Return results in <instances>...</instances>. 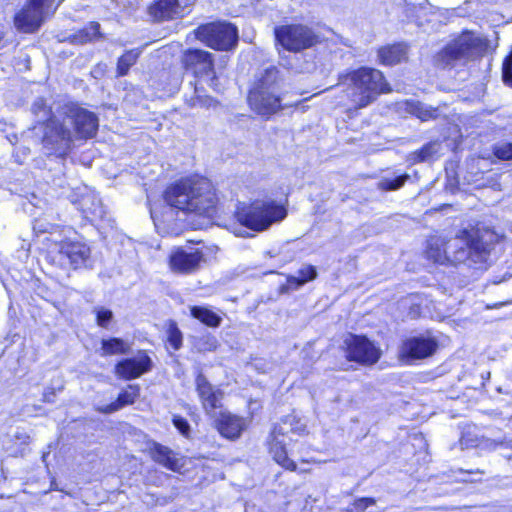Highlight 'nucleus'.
Returning a JSON list of instances; mask_svg holds the SVG:
<instances>
[{
  "label": "nucleus",
  "instance_id": "nucleus-1",
  "mask_svg": "<svg viewBox=\"0 0 512 512\" xmlns=\"http://www.w3.org/2000/svg\"><path fill=\"white\" fill-rule=\"evenodd\" d=\"M39 125L33 130L42 132V144L51 153L63 156L68 153L77 139H90L98 130V118L93 113L76 104L61 106L50 116L51 110L43 98H37L31 107Z\"/></svg>",
  "mask_w": 512,
  "mask_h": 512
},
{
  "label": "nucleus",
  "instance_id": "nucleus-2",
  "mask_svg": "<svg viewBox=\"0 0 512 512\" xmlns=\"http://www.w3.org/2000/svg\"><path fill=\"white\" fill-rule=\"evenodd\" d=\"M426 253L435 263L465 264L481 269L488 260L490 246L479 229H463L449 241L442 237H431Z\"/></svg>",
  "mask_w": 512,
  "mask_h": 512
},
{
  "label": "nucleus",
  "instance_id": "nucleus-3",
  "mask_svg": "<svg viewBox=\"0 0 512 512\" xmlns=\"http://www.w3.org/2000/svg\"><path fill=\"white\" fill-rule=\"evenodd\" d=\"M165 201L171 208L185 213L212 216L218 198L212 183L206 178H186L170 186Z\"/></svg>",
  "mask_w": 512,
  "mask_h": 512
},
{
  "label": "nucleus",
  "instance_id": "nucleus-4",
  "mask_svg": "<svg viewBox=\"0 0 512 512\" xmlns=\"http://www.w3.org/2000/svg\"><path fill=\"white\" fill-rule=\"evenodd\" d=\"M339 85L346 87V95L356 109L370 105L380 94L391 91L383 73L369 67H361L341 75Z\"/></svg>",
  "mask_w": 512,
  "mask_h": 512
},
{
  "label": "nucleus",
  "instance_id": "nucleus-5",
  "mask_svg": "<svg viewBox=\"0 0 512 512\" xmlns=\"http://www.w3.org/2000/svg\"><path fill=\"white\" fill-rule=\"evenodd\" d=\"M280 83L278 69L267 68L249 92L248 102L251 109L265 118L283 109L286 105L281 104Z\"/></svg>",
  "mask_w": 512,
  "mask_h": 512
},
{
  "label": "nucleus",
  "instance_id": "nucleus-6",
  "mask_svg": "<svg viewBox=\"0 0 512 512\" xmlns=\"http://www.w3.org/2000/svg\"><path fill=\"white\" fill-rule=\"evenodd\" d=\"M287 215L283 205L275 201L256 200L250 205L237 208L235 217L237 221L254 231H264L273 223L282 221Z\"/></svg>",
  "mask_w": 512,
  "mask_h": 512
},
{
  "label": "nucleus",
  "instance_id": "nucleus-7",
  "mask_svg": "<svg viewBox=\"0 0 512 512\" xmlns=\"http://www.w3.org/2000/svg\"><path fill=\"white\" fill-rule=\"evenodd\" d=\"M483 48L482 38L473 32L465 31L437 54L436 61L443 67L454 66L458 62H466L473 58Z\"/></svg>",
  "mask_w": 512,
  "mask_h": 512
},
{
  "label": "nucleus",
  "instance_id": "nucleus-8",
  "mask_svg": "<svg viewBox=\"0 0 512 512\" xmlns=\"http://www.w3.org/2000/svg\"><path fill=\"white\" fill-rule=\"evenodd\" d=\"M195 36L215 50H231L235 48L238 42L236 26L227 22H214L202 25L195 30Z\"/></svg>",
  "mask_w": 512,
  "mask_h": 512
},
{
  "label": "nucleus",
  "instance_id": "nucleus-9",
  "mask_svg": "<svg viewBox=\"0 0 512 512\" xmlns=\"http://www.w3.org/2000/svg\"><path fill=\"white\" fill-rule=\"evenodd\" d=\"M276 41L286 50L299 52L312 47L317 37L313 30L305 25H281L275 28Z\"/></svg>",
  "mask_w": 512,
  "mask_h": 512
},
{
  "label": "nucleus",
  "instance_id": "nucleus-10",
  "mask_svg": "<svg viewBox=\"0 0 512 512\" xmlns=\"http://www.w3.org/2000/svg\"><path fill=\"white\" fill-rule=\"evenodd\" d=\"M347 358L364 365H372L380 358V350L365 336L350 334L344 340Z\"/></svg>",
  "mask_w": 512,
  "mask_h": 512
},
{
  "label": "nucleus",
  "instance_id": "nucleus-11",
  "mask_svg": "<svg viewBox=\"0 0 512 512\" xmlns=\"http://www.w3.org/2000/svg\"><path fill=\"white\" fill-rule=\"evenodd\" d=\"M205 261L203 251L193 247L176 248L169 257L172 271L180 274H193L197 272Z\"/></svg>",
  "mask_w": 512,
  "mask_h": 512
},
{
  "label": "nucleus",
  "instance_id": "nucleus-12",
  "mask_svg": "<svg viewBox=\"0 0 512 512\" xmlns=\"http://www.w3.org/2000/svg\"><path fill=\"white\" fill-rule=\"evenodd\" d=\"M183 63L186 69L191 70L196 77H207L208 85L216 89L214 64L211 53L200 49L187 50L183 55Z\"/></svg>",
  "mask_w": 512,
  "mask_h": 512
},
{
  "label": "nucleus",
  "instance_id": "nucleus-13",
  "mask_svg": "<svg viewBox=\"0 0 512 512\" xmlns=\"http://www.w3.org/2000/svg\"><path fill=\"white\" fill-rule=\"evenodd\" d=\"M50 11L25 0L24 6L14 15V26L22 33H34L40 29Z\"/></svg>",
  "mask_w": 512,
  "mask_h": 512
},
{
  "label": "nucleus",
  "instance_id": "nucleus-14",
  "mask_svg": "<svg viewBox=\"0 0 512 512\" xmlns=\"http://www.w3.org/2000/svg\"><path fill=\"white\" fill-rule=\"evenodd\" d=\"M195 0H155L149 14L158 21L183 17Z\"/></svg>",
  "mask_w": 512,
  "mask_h": 512
},
{
  "label": "nucleus",
  "instance_id": "nucleus-15",
  "mask_svg": "<svg viewBox=\"0 0 512 512\" xmlns=\"http://www.w3.org/2000/svg\"><path fill=\"white\" fill-rule=\"evenodd\" d=\"M438 343L430 335L414 336L406 339L401 347V355L412 359H423L431 356Z\"/></svg>",
  "mask_w": 512,
  "mask_h": 512
},
{
  "label": "nucleus",
  "instance_id": "nucleus-16",
  "mask_svg": "<svg viewBox=\"0 0 512 512\" xmlns=\"http://www.w3.org/2000/svg\"><path fill=\"white\" fill-rule=\"evenodd\" d=\"M150 357L141 352L133 358L119 361L115 366V373L119 378L131 380L140 377L151 369Z\"/></svg>",
  "mask_w": 512,
  "mask_h": 512
},
{
  "label": "nucleus",
  "instance_id": "nucleus-17",
  "mask_svg": "<svg viewBox=\"0 0 512 512\" xmlns=\"http://www.w3.org/2000/svg\"><path fill=\"white\" fill-rule=\"evenodd\" d=\"M287 434L288 430L285 427L276 425L269 439V452L279 465L285 469L294 471L296 464L288 457L286 451L285 437Z\"/></svg>",
  "mask_w": 512,
  "mask_h": 512
},
{
  "label": "nucleus",
  "instance_id": "nucleus-18",
  "mask_svg": "<svg viewBox=\"0 0 512 512\" xmlns=\"http://www.w3.org/2000/svg\"><path fill=\"white\" fill-rule=\"evenodd\" d=\"M196 389L207 414L216 417V409L221 407L222 391L212 386L202 374L196 377Z\"/></svg>",
  "mask_w": 512,
  "mask_h": 512
},
{
  "label": "nucleus",
  "instance_id": "nucleus-19",
  "mask_svg": "<svg viewBox=\"0 0 512 512\" xmlns=\"http://www.w3.org/2000/svg\"><path fill=\"white\" fill-rule=\"evenodd\" d=\"M217 429L228 439H237L246 428L245 419L226 411H221L216 420Z\"/></svg>",
  "mask_w": 512,
  "mask_h": 512
},
{
  "label": "nucleus",
  "instance_id": "nucleus-20",
  "mask_svg": "<svg viewBox=\"0 0 512 512\" xmlns=\"http://www.w3.org/2000/svg\"><path fill=\"white\" fill-rule=\"evenodd\" d=\"M59 252L69 260L74 269L82 266L90 256V248L81 242H64Z\"/></svg>",
  "mask_w": 512,
  "mask_h": 512
},
{
  "label": "nucleus",
  "instance_id": "nucleus-21",
  "mask_svg": "<svg viewBox=\"0 0 512 512\" xmlns=\"http://www.w3.org/2000/svg\"><path fill=\"white\" fill-rule=\"evenodd\" d=\"M460 446L462 449H468L472 447H485L491 450H495L498 447H510L512 448V440L503 438L501 440H494L488 438H478L470 431L464 432L460 438Z\"/></svg>",
  "mask_w": 512,
  "mask_h": 512
},
{
  "label": "nucleus",
  "instance_id": "nucleus-22",
  "mask_svg": "<svg viewBox=\"0 0 512 512\" xmlns=\"http://www.w3.org/2000/svg\"><path fill=\"white\" fill-rule=\"evenodd\" d=\"M138 397L139 387L137 385H129L126 390L119 394L116 401L111 404L98 407L97 410L105 414H110L120 410L124 406L133 404Z\"/></svg>",
  "mask_w": 512,
  "mask_h": 512
},
{
  "label": "nucleus",
  "instance_id": "nucleus-23",
  "mask_svg": "<svg viewBox=\"0 0 512 512\" xmlns=\"http://www.w3.org/2000/svg\"><path fill=\"white\" fill-rule=\"evenodd\" d=\"M378 57L384 65H396L407 57V46L402 43L381 47L378 50Z\"/></svg>",
  "mask_w": 512,
  "mask_h": 512
},
{
  "label": "nucleus",
  "instance_id": "nucleus-24",
  "mask_svg": "<svg viewBox=\"0 0 512 512\" xmlns=\"http://www.w3.org/2000/svg\"><path fill=\"white\" fill-rule=\"evenodd\" d=\"M152 457L154 461L171 471H178L183 466V464L180 463L181 459L177 458L172 450L160 444L154 446Z\"/></svg>",
  "mask_w": 512,
  "mask_h": 512
},
{
  "label": "nucleus",
  "instance_id": "nucleus-25",
  "mask_svg": "<svg viewBox=\"0 0 512 512\" xmlns=\"http://www.w3.org/2000/svg\"><path fill=\"white\" fill-rule=\"evenodd\" d=\"M318 276V272L315 266L313 265H304L302 266L297 275H290L287 277V289L288 290H298L307 282H310L316 279Z\"/></svg>",
  "mask_w": 512,
  "mask_h": 512
},
{
  "label": "nucleus",
  "instance_id": "nucleus-26",
  "mask_svg": "<svg viewBox=\"0 0 512 512\" xmlns=\"http://www.w3.org/2000/svg\"><path fill=\"white\" fill-rule=\"evenodd\" d=\"M80 205L85 217L91 221L103 219L105 216V209L100 199L95 196L87 195L83 197Z\"/></svg>",
  "mask_w": 512,
  "mask_h": 512
},
{
  "label": "nucleus",
  "instance_id": "nucleus-27",
  "mask_svg": "<svg viewBox=\"0 0 512 512\" xmlns=\"http://www.w3.org/2000/svg\"><path fill=\"white\" fill-rule=\"evenodd\" d=\"M190 313L192 317L198 319L201 323L208 327H219L222 322V317L207 307L192 306L190 307Z\"/></svg>",
  "mask_w": 512,
  "mask_h": 512
},
{
  "label": "nucleus",
  "instance_id": "nucleus-28",
  "mask_svg": "<svg viewBox=\"0 0 512 512\" xmlns=\"http://www.w3.org/2000/svg\"><path fill=\"white\" fill-rule=\"evenodd\" d=\"M131 349V344L120 339L110 338L104 339L101 342L102 355H116V354H128Z\"/></svg>",
  "mask_w": 512,
  "mask_h": 512
},
{
  "label": "nucleus",
  "instance_id": "nucleus-29",
  "mask_svg": "<svg viewBox=\"0 0 512 512\" xmlns=\"http://www.w3.org/2000/svg\"><path fill=\"white\" fill-rule=\"evenodd\" d=\"M406 106V109L409 113L416 115L422 121H427L437 116L436 109L428 107L420 102L407 101Z\"/></svg>",
  "mask_w": 512,
  "mask_h": 512
},
{
  "label": "nucleus",
  "instance_id": "nucleus-30",
  "mask_svg": "<svg viewBox=\"0 0 512 512\" xmlns=\"http://www.w3.org/2000/svg\"><path fill=\"white\" fill-rule=\"evenodd\" d=\"M140 55V51L138 50H130L123 54L117 63V74L118 76H124L128 73L131 66H133L138 57Z\"/></svg>",
  "mask_w": 512,
  "mask_h": 512
},
{
  "label": "nucleus",
  "instance_id": "nucleus-31",
  "mask_svg": "<svg viewBox=\"0 0 512 512\" xmlns=\"http://www.w3.org/2000/svg\"><path fill=\"white\" fill-rule=\"evenodd\" d=\"M167 341L174 350H179L182 346V332L173 320H170L167 324Z\"/></svg>",
  "mask_w": 512,
  "mask_h": 512
},
{
  "label": "nucleus",
  "instance_id": "nucleus-32",
  "mask_svg": "<svg viewBox=\"0 0 512 512\" xmlns=\"http://www.w3.org/2000/svg\"><path fill=\"white\" fill-rule=\"evenodd\" d=\"M408 179V174H403L394 178L384 177L379 181L378 186L380 189L385 191L397 190L402 187Z\"/></svg>",
  "mask_w": 512,
  "mask_h": 512
},
{
  "label": "nucleus",
  "instance_id": "nucleus-33",
  "mask_svg": "<svg viewBox=\"0 0 512 512\" xmlns=\"http://www.w3.org/2000/svg\"><path fill=\"white\" fill-rule=\"evenodd\" d=\"M98 37H100V25L97 22H91L79 33V39L81 42L93 41Z\"/></svg>",
  "mask_w": 512,
  "mask_h": 512
},
{
  "label": "nucleus",
  "instance_id": "nucleus-34",
  "mask_svg": "<svg viewBox=\"0 0 512 512\" xmlns=\"http://www.w3.org/2000/svg\"><path fill=\"white\" fill-rule=\"evenodd\" d=\"M218 342L214 336L207 335L198 339L194 346L200 352L214 351L217 348Z\"/></svg>",
  "mask_w": 512,
  "mask_h": 512
},
{
  "label": "nucleus",
  "instance_id": "nucleus-35",
  "mask_svg": "<svg viewBox=\"0 0 512 512\" xmlns=\"http://www.w3.org/2000/svg\"><path fill=\"white\" fill-rule=\"evenodd\" d=\"M94 312L96 314L97 324L100 327H104V328L107 327L109 322L113 318L112 311L109 310V309H106L104 307H97V308L94 309Z\"/></svg>",
  "mask_w": 512,
  "mask_h": 512
},
{
  "label": "nucleus",
  "instance_id": "nucleus-36",
  "mask_svg": "<svg viewBox=\"0 0 512 512\" xmlns=\"http://www.w3.org/2000/svg\"><path fill=\"white\" fill-rule=\"evenodd\" d=\"M494 154L497 158L501 160H511L512 159V143L503 142L499 143L494 148Z\"/></svg>",
  "mask_w": 512,
  "mask_h": 512
},
{
  "label": "nucleus",
  "instance_id": "nucleus-37",
  "mask_svg": "<svg viewBox=\"0 0 512 512\" xmlns=\"http://www.w3.org/2000/svg\"><path fill=\"white\" fill-rule=\"evenodd\" d=\"M376 504L374 498H359L356 499L349 507V512H364L368 507Z\"/></svg>",
  "mask_w": 512,
  "mask_h": 512
},
{
  "label": "nucleus",
  "instance_id": "nucleus-38",
  "mask_svg": "<svg viewBox=\"0 0 512 512\" xmlns=\"http://www.w3.org/2000/svg\"><path fill=\"white\" fill-rule=\"evenodd\" d=\"M437 152V144L429 143L425 145L421 150L414 153L415 160L425 161L429 159L433 154Z\"/></svg>",
  "mask_w": 512,
  "mask_h": 512
},
{
  "label": "nucleus",
  "instance_id": "nucleus-39",
  "mask_svg": "<svg viewBox=\"0 0 512 512\" xmlns=\"http://www.w3.org/2000/svg\"><path fill=\"white\" fill-rule=\"evenodd\" d=\"M295 420V417L287 416L283 423L280 424L281 426L285 427L288 430V433H294V434H302L305 432L306 426L302 423L297 422L295 426H293V422Z\"/></svg>",
  "mask_w": 512,
  "mask_h": 512
},
{
  "label": "nucleus",
  "instance_id": "nucleus-40",
  "mask_svg": "<svg viewBox=\"0 0 512 512\" xmlns=\"http://www.w3.org/2000/svg\"><path fill=\"white\" fill-rule=\"evenodd\" d=\"M33 229L36 233H52L56 227L45 219L39 218L34 221Z\"/></svg>",
  "mask_w": 512,
  "mask_h": 512
},
{
  "label": "nucleus",
  "instance_id": "nucleus-41",
  "mask_svg": "<svg viewBox=\"0 0 512 512\" xmlns=\"http://www.w3.org/2000/svg\"><path fill=\"white\" fill-rule=\"evenodd\" d=\"M173 424L174 426L179 430V432L185 436L188 435L190 426L186 419L180 417V416H174L173 417Z\"/></svg>",
  "mask_w": 512,
  "mask_h": 512
},
{
  "label": "nucleus",
  "instance_id": "nucleus-42",
  "mask_svg": "<svg viewBox=\"0 0 512 512\" xmlns=\"http://www.w3.org/2000/svg\"><path fill=\"white\" fill-rule=\"evenodd\" d=\"M214 100L210 97H205V98H202L200 95H197L196 99L194 100L193 102V106H206V107H210L212 106Z\"/></svg>",
  "mask_w": 512,
  "mask_h": 512
},
{
  "label": "nucleus",
  "instance_id": "nucleus-43",
  "mask_svg": "<svg viewBox=\"0 0 512 512\" xmlns=\"http://www.w3.org/2000/svg\"><path fill=\"white\" fill-rule=\"evenodd\" d=\"M150 213H151V218H152V219H153V221H154L155 227H156L157 229H160V228H161V224H162L164 221L160 218V216L158 215V213H157V211H156V210L151 209Z\"/></svg>",
  "mask_w": 512,
  "mask_h": 512
},
{
  "label": "nucleus",
  "instance_id": "nucleus-44",
  "mask_svg": "<svg viewBox=\"0 0 512 512\" xmlns=\"http://www.w3.org/2000/svg\"><path fill=\"white\" fill-rule=\"evenodd\" d=\"M50 395H53V392L44 394L45 401H48V402L52 401L50 398Z\"/></svg>",
  "mask_w": 512,
  "mask_h": 512
},
{
  "label": "nucleus",
  "instance_id": "nucleus-45",
  "mask_svg": "<svg viewBox=\"0 0 512 512\" xmlns=\"http://www.w3.org/2000/svg\"><path fill=\"white\" fill-rule=\"evenodd\" d=\"M509 425H512V417L509 419Z\"/></svg>",
  "mask_w": 512,
  "mask_h": 512
},
{
  "label": "nucleus",
  "instance_id": "nucleus-46",
  "mask_svg": "<svg viewBox=\"0 0 512 512\" xmlns=\"http://www.w3.org/2000/svg\"><path fill=\"white\" fill-rule=\"evenodd\" d=\"M3 38V34L0 32V41L2 40Z\"/></svg>",
  "mask_w": 512,
  "mask_h": 512
}]
</instances>
